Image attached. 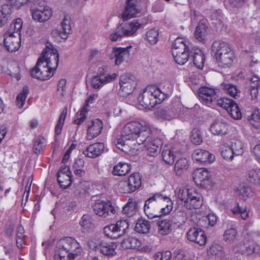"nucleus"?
Here are the masks:
<instances>
[{
    "instance_id": "obj_2",
    "label": "nucleus",
    "mask_w": 260,
    "mask_h": 260,
    "mask_svg": "<svg viewBox=\"0 0 260 260\" xmlns=\"http://www.w3.org/2000/svg\"><path fill=\"white\" fill-rule=\"evenodd\" d=\"M150 135L151 129L148 126L142 125L138 121H132L123 127L120 134L113 142L119 149L125 151L126 141H136L138 145H141L150 139Z\"/></svg>"
},
{
    "instance_id": "obj_33",
    "label": "nucleus",
    "mask_w": 260,
    "mask_h": 260,
    "mask_svg": "<svg viewBox=\"0 0 260 260\" xmlns=\"http://www.w3.org/2000/svg\"><path fill=\"white\" fill-rule=\"evenodd\" d=\"M150 221L145 219L140 218L137 220L135 227V231L140 234H147L150 230Z\"/></svg>"
},
{
    "instance_id": "obj_45",
    "label": "nucleus",
    "mask_w": 260,
    "mask_h": 260,
    "mask_svg": "<svg viewBox=\"0 0 260 260\" xmlns=\"http://www.w3.org/2000/svg\"><path fill=\"white\" fill-rule=\"evenodd\" d=\"M190 139L191 143L195 145H200L202 142V135L199 128L195 127L192 130Z\"/></svg>"
},
{
    "instance_id": "obj_8",
    "label": "nucleus",
    "mask_w": 260,
    "mask_h": 260,
    "mask_svg": "<svg viewBox=\"0 0 260 260\" xmlns=\"http://www.w3.org/2000/svg\"><path fill=\"white\" fill-rule=\"evenodd\" d=\"M172 55L175 62L184 64L189 58L190 50L182 38H177L173 42L172 47Z\"/></svg>"
},
{
    "instance_id": "obj_15",
    "label": "nucleus",
    "mask_w": 260,
    "mask_h": 260,
    "mask_svg": "<svg viewBox=\"0 0 260 260\" xmlns=\"http://www.w3.org/2000/svg\"><path fill=\"white\" fill-rule=\"evenodd\" d=\"M188 240L199 245H204L207 241V237L203 230L198 227L190 228L186 233Z\"/></svg>"
},
{
    "instance_id": "obj_44",
    "label": "nucleus",
    "mask_w": 260,
    "mask_h": 260,
    "mask_svg": "<svg viewBox=\"0 0 260 260\" xmlns=\"http://www.w3.org/2000/svg\"><path fill=\"white\" fill-rule=\"evenodd\" d=\"M28 92V86H25L23 88L22 91L17 95L16 102L18 108H21L24 106Z\"/></svg>"
},
{
    "instance_id": "obj_27",
    "label": "nucleus",
    "mask_w": 260,
    "mask_h": 260,
    "mask_svg": "<svg viewBox=\"0 0 260 260\" xmlns=\"http://www.w3.org/2000/svg\"><path fill=\"white\" fill-rule=\"evenodd\" d=\"M121 25L125 37L132 36L135 35L138 29L140 27L141 24L137 20H133L129 22H125Z\"/></svg>"
},
{
    "instance_id": "obj_14",
    "label": "nucleus",
    "mask_w": 260,
    "mask_h": 260,
    "mask_svg": "<svg viewBox=\"0 0 260 260\" xmlns=\"http://www.w3.org/2000/svg\"><path fill=\"white\" fill-rule=\"evenodd\" d=\"M217 91V89L203 86L199 89L198 93L202 103L209 107H211L212 104L216 102Z\"/></svg>"
},
{
    "instance_id": "obj_58",
    "label": "nucleus",
    "mask_w": 260,
    "mask_h": 260,
    "mask_svg": "<svg viewBox=\"0 0 260 260\" xmlns=\"http://www.w3.org/2000/svg\"><path fill=\"white\" fill-rule=\"evenodd\" d=\"M89 110V109L86 107H83L80 111V113L76 114L74 123L80 125L83 123L86 119V113Z\"/></svg>"
},
{
    "instance_id": "obj_60",
    "label": "nucleus",
    "mask_w": 260,
    "mask_h": 260,
    "mask_svg": "<svg viewBox=\"0 0 260 260\" xmlns=\"http://www.w3.org/2000/svg\"><path fill=\"white\" fill-rule=\"evenodd\" d=\"M221 155L224 159L230 160H232L235 155L231 146L222 147L221 148Z\"/></svg>"
},
{
    "instance_id": "obj_18",
    "label": "nucleus",
    "mask_w": 260,
    "mask_h": 260,
    "mask_svg": "<svg viewBox=\"0 0 260 260\" xmlns=\"http://www.w3.org/2000/svg\"><path fill=\"white\" fill-rule=\"evenodd\" d=\"M87 130L86 138L91 140L100 135L103 127V124L101 120L96 119L87 123Z\"/></svg>"
},
{
    "instance_id": "obj_16",
    "label": "nucleus",
    "mask_w": 260,
    "mask_h": 260,
    "mask_svg": "<svg viewBox=\"0 0 260 260\" xmlns=\"http://www.w3.org/2000/svg\"><path fill=\"white\" fill-rule=\"evenodd\" d=\"M193 179L195 183L201 186L206 187L210 184V173L207 169L199 168L193 173Z\"/></svg>"
},
{
    "instance_id": "obj_52",
    "label": "nucleus",
    "mask_w": 260,
    "mask_h": 260,
    "mask_svg": "<svg viewBox=\"0 0 260 260\" xmlns=\"http://www.w3.org/2000/svg\"><path fill=\"white\" fill-rule=\"evenodd\" d=\"M235 155H242L244 151L243 144L240 140H236L230 146Z\"/></svg>"
},
{
    "instance_id": "obj_19",
    "label": "nucleus",
    "mask_w": 260,
    "mask_h": 260,
    "mask_svg": "<svg viewBox=\"0 0 260 260\" xmlns=\"http://www.w3.org/2000/svg\"><path fill=\"white\" fill-rule=\"evenodd\" d=\"M150 139L147 142L143 143L147 149V153L148 155L154 156L157 155L158 151L160 149L162 145V140L158 138H154L152 137V132H151Z\"/></svg>"
},
{
    "instance_id": "obj_20",
    "label": "nucleus",
    "mask_w": 260,
    "mask_h": 260,
    "mask_svg": "<svg viewBox=\"0 0 260 260\" xmlns=\"http://www.w3.org/2000/svg\"><path fill=\"white\" fill-rule=\"evenodd\" d=\"M105 145L104 143L98 142L88 146L82 153L86 157L95 158L101 155L104 151Z\"/></svg>"
},
{
    "instance_id": "obj_56",
    "label": "nucleus",
    "mask_w": 260,
    "mask_h": 260,
    "mask_svg": "<svg viewBox=\"0 0 260 260\" xmlns=\"http://www.w3.org/2000/svg\"><path fill=\"white\" fill-rule=\"evenodd\" d=\"M234 102V101L233 100L227 98H221L217 100L216 99V102L213 103H216L219 106L227 111Z\"/></svg>"
},
{
    "instance_id": "obj_49",
    "label": "nucleus",
    "mask_w": 260,
    "mask_h": 260,
    "mask_svg": "<svg viewBox=\"0 0 260 260\" xmlns=\"http://www.w3.org/2000/svg\"><path fill=\"white\" fill-rule=\"evenodd\" d=\"M121 25L117 26L110 34L109 39L112 41H117L120 40L123 37H125Z\"/></svg>"
},
{
    "instance_id": "obj_64",
    "label": "nucleus",
    "mask_w": 260,
    "mask_h": 260,
    "mask_svg": "<svg viewBox=\"0 0 260 260\" xmlns=\"http://www.w3.org/2000/svg\"><path fill=\"white\" fill-rule=\"evenodd\" d=\"M258 249V245L253 241H251L248 245L246 246L245 252L247 254H252L257 252Z\"/></svg>"
},
{
    "instance_id": "obj_32",
    "label": "nucleus",
    "mask_w": 260,
    "mask_h": 260,
    "mask_svg": "<svg viewBox=\"0 0 260 260\" xmlns=\"http://www.w3.org/2000/svg\"><path fill=\"white\" fill-rule=\"evenodd\" d=\"M208 28L205 21H200L194 31L195 37L199 41H202L205 40L207 35Z\"/></svg>"
},
{
    "instance_id": "obj_11",
    "label": "nucleus",
    "mask_w": 260,
    "mask_h": 260,
    "mask_svg": "<svg viewBox=\"0 0 260 260\" xmlns=\"http://www.w3.org/2000/svg\"><path fill=\"white\" fill-rule=\"evenodd\" d=\"M119 84V94L123 97L127 96L132 93L135 87V77L130 73L124 74L120 77Z\"/></svg>"
},
{
    "instance_id": "obj_9",
    "label": "nucleus",
    "mask_w": 260,
    "mask_h": 260,
    "mask_svg": "<svg viewBox=\"0 0 260 260\" xmlns=\"http://www.w3.org/2000/svg\"><path fill=\"white\" fill-rule=\"evenodd\" d=\"M128 228L127 219L118 220L116 224H110L104 228V233L109 238L116 239L123 236Z\"/></svg>"
},
{
    "instance_id": "obj_62",
    "label": "nucleus",
    "mask_w": 260,
    "mask_h": 260,
    "mask_svg": "<svg viewBox=\"0 0 260 260\" xmlns=\"http://www.w3.org/2000/svg\"><path fill=\"white\" fill-rule=\"evenodd\" d=\"M171 257L172 253L169 250L158 252L154 255L155 260H170Z\"/></svg>"
},
{
    "instance_id": "obj_10",
    "label": "nucleus",
    "mask_w": 260,
    "mask_h": 260,
    "mask_svg": "<svg viewBox=\"0 0 260 260\" xmlns=\"http://www.w3.org/2000/svg\"><path fill=\"white\" fill-rule=\"evenodd\" d=\"M181 105L179 103H172L171 104L159 108L155 112L157 117L160 119L170 120L177 116L181 115Z\"/></svg>"
},
{
    "instance_id": "obj_6",
    "label": "nucleus",
    "mask_w": 260,
    "mask_h": 260,
    "mask_svg": "<svg viewBox=\"0 0 260 260\" xmlns=\"http://www.w3.org/2000/svg\"><path fill=\"white\" fill-rule=\"evenodd\" d=\"M169 96V93L162 92L159 88L150 86H147L139 95L138 100L141 106L150 109L155 105L160 104Z\"/></svg>"
},
{
    "instance_id": "obj_53",
    "label": "nucleus",
    "mask_w": 260,
    "mask_h": 260,
    "mask_svg": "<svg viewBox=\"0 0 260 260\" xmlns=\"http://www.w3.org/2000/svg\"><path fill=\"white\" fill-rule=\"evenodd\" d=\"M80 224L84 229H91L93 226L92 216L90 214H84L80 221Z\"/></svg>"
},
{
    "instance_id": "obj_23",
    "label": "nucleus",
    "mask_w": 260,
    "mask_h": 260,
    "mask_svg": "<svg viewBox=\"0 0 260 260\" xmlns=\"http://www.w3.org/2000/svg\"><path fill=\"white\" fill-rule=\"evenodd\" d=\"M192 157L193 159L201 163H210L213 162L215 159L214 155L209 151L202 149H197L194 150L192 154Z\"/></svg>"
},
{
    "instance_id": "obj_38",
    "label": "nucleus",
    "mask_w": 260,
    "mask_h": 260,
    "mask_svg": "<svg viewBox=\"0 0 260 260\" xmlns=\"http://www.w3.org/2000/svg\"><path fill=\"white\" fill-rule=\"evenodd\" d=\"M138 211L137 204L135 201L128 202L123 208L122 212L128 217L136 215Z\"/></svg>"
},
{
    "instance_id": "obj_26",
    "label": "nucleus",
    "mask_w": 260,
    "mask_h": 260,
    "mask_svg": "<svg viewBox=\"0 0 260 260\" xmlns=\"http://www.w3.org/2000/svg\"><path fill=\"white\" fill-rule=\"evenodd\" d=\"M116 247V244L113 242L102 241L99 245L94 247L96 248L97 249H99L100 252L103 255L111 256L116 254L115 249Z\"/></svg>"
},
{
    "instance_id": "obj_43",
    "label": "nucleus",
    "mask_w": 260,
    "mask_h": 260,
    "mask_svg": "<svg viewBox=\"0 0 260 260\" xmlns=\"http://www.w3.org/2000/svg\"><path fill=\"white\" fill-rule=\"evenodd\" d=\"M187 160L185 158L179 159L175 164L174 171L176 175H181L183 171L188 168Z\"/></svg>"
},
{
    "instance_id": "obj_46",
    "label": "nucleus",
    "mask_w": 260,
    "mask_h": 260,
    "mask_svg": "<svg viewBox=\"0 0 260 260\" xmlns=\"http://www.w3.org/2000/svg\"><path fill=\"white\" fill-rule=\"evenodd\" d=\"M236 193L239 198L246 201L247 198L251 196V188L247 186L243 185L240 186L236 190Z\"/></svg>"
},
{
    "instance_id": "obj_59",
    "label": "nucleus",
    "mask_w": 260,
    "mask_h": 260,
    "mask_svg": "<svg viewBox=\"0 0 260 260\" xmlns=\"http://www.w3.org/2000/svg\"><path fill=\"white\" fill-rule=\"evenodd\" d=\"M117 190L121 193H129L133 192L127 181H121L117 184Z\"/></svg>"
},
{
    "instance_id": "obj_30",
    "label": "nucleus",
    "mask_w": 260,
    "mask_h": 260,
    "mask_svg": "<svg viewBox=\"0 0 260 260\" xmlns=\"http://www.w3.org/2000/svg\"><path fill=\"white\" fill-rule=\"evenodd\" d=\"M221 89L231 96L237 99L240 98L241 91L235 85L229 83H222Z\"/></svg>"
},
{
    "instance_id": "obj_63",
    "label": "nucleus",
    "mask_w": 260,
    "mask_h": 260,
    "mask_svg": "<svg viewBox=\"0 0 260 260\" xmlns=\"http://www.w3.org/2000/svg\"><path fill=\"white\" fill-rule=\"evenodd\" d=\"M201 222H208V225L212 226L214 225L217 222V217L213 214H209L207 216L203 217L202 219L200 220ZM201 224V223H200Z\"/></svg>"
},
{
    "instance_id": "obj_55",
    "label": "nucleus",
    "mask_w": 260,
    "mask_h": 260,
    "mask_svg": "<svg viewBox=\"0 0 260 260\" xmlns=\"http://www.w3.org/2000/svg\"><path fill=\"white\" fill-rule=\"evenodd\" d=\"M67 113V110L66 109H64L60 115L55 128V133L57 135H59L61 132L62 127L64 122Z\"/></svg>"
},
{
    "instance_id": "obj_13",
    "label": "nucleus",
    "mask_w": 260,
    "mask_h": 260,
    "mask_svg": "<svg viewBox=\"0 0 260 260\" xmlns=\"http://www.w3.org/2000/svg\"><path fill=\"white\" fill-rule=\"evenodd\" d=\"M92 207L94 213L101 217H106L115 212V208L110 202L97 200L95 201Z\"/></svg>"
},
{
    "instance_id": "obj_51",
    "label": "nucleus",
    "mask_w": 260,
    "mask_h": 260,
    "mask_svg": "<svg viewBox=\"0 0 260 260\" xmlns=\"http://www.w3.org/2000/svg\"><path fill=\"white\" fill-rule=\"evenodd\" d=\"M232 212L235 214H239L241 218L244 219H247L249 217V211L247 210L246 207H241L239 204H237V206L232 210Z\"/></svg>"
},
{
    "instance_id": "obj_54",
    "label": "nucleus",
    "mask_w": 260,
    "mask_h": 260,
    "mask_svg": "<svg viewBox=\"0 0 260 260\" xmlns=\"http://www.w3.org/2000/svg\"><path fill=\"white\" fill-rule=\"evenodd\" d=\"M249 121L254 127L257 128L260 127V112L258 109L253 110L251 113Z\"/></svg>"
},
{
    "instance_id": "obj_40",
    "label": "nucleus",
    "mask_w": 260,
    "mask_h": 260,
    "mask_svg": "<svg viewBox=\"0 0 260 260\" xmlns=\"http://www.w3.org/2000/svg\"><path fill=\"white\" fill-rule=\"evenodd\" d=\"M22 20L19 18H17L11 23L10 28L7 32L11 35L17 34L18 37H19L21 30L22 28Z\"/></svg>"
},
{
    "instance_id": "obj_29",
    "label": "nucleus",
    "mask_w": 260,
    "mask_h": 260,
    "mask_svg": "<svg viewBox=\"0 0 260 260\" xmlns=\"http://www.w3.org/2000/svg\"><path fill=\"white\" fill-rule=\"evenodd\" d=\"M228 130V125L221 120H217L210 126V131L214 135L223 136Z\"/></svg>"
},
{
    "instance_id": "obj_34",
    "label": "nucleus",
    "mask_w": 260,
    "mask_h": 260,
    "mask_svg": "<svg viewBox=\"0 0 260 260\" xmlns=\"http://www.w3.org/2000/svg\"><path fill=\"white\" fill-rule=\"evenodd\" d=\"M131 165L127 163L119 162L114 166L112 174L114 175L124 176L131 170Z\"/></svg>"
},
{
    "instance_id": "obj_47",
    "label": "nucleus",
    "mask_w": 260,
    "mask_h": 260,
    "mask_svg": "<svg viewBox=\"0 0 260 260\" xmlns=\"http://www.w3.org/2000/svg\"><path fill=\"white\" fill-rule=\"evenodd\" d=\"M90 184L88 182L82 181L78 183L75 188L74 193L76 195L84 194L89 188Z\"/></svg>"
},
{
    "instance_id": "obj_12",
    "label": "nucleus",
    "mask_w": 260,
    "mask_h": 260,
    "mask_svg": "<svg viewBox=\"0 0 260 260\" xmlns=\"http://www.w3.org/2000/svg\"><path fill=\"white\" fill-rule=\"evenodd\" d=\"M117 75L116 73L110 74L105 72V68H100L98 75L91 79V86L94 89H99L105 84L114 81Z\"/></svg>"
},
{
    "instance_id": "obj_57",
    "label": "nucleus",
    "mask_w": 260,
    "mask_h": 260,
    "mask_svg": "<svg viewBox=\"0 0 260 260\" xmlns=\"http://www.w3.org/2000/svg\"><path fill=\"white\" fill-rule=\"evenodd\" d=\"M237 232L233 228H231L225 230L223 235L224 240L228 242H231L235 240Z\"/></svg>"
},
{
    "instance_id": "obj_5",
    "label": "nucleus",
    "mask_w": 260,
    "mask_h": 260,
    "mask_svg": "<svg viewBox=\"0 0 260 260\" xmlns=\"http://www.w3.org/2000/svg\"><path fill=\"white\" fill-rule=\"evenodd\" d=\"M211 50L219 66L229 68L232 64L235 55L228 43L221 41H215L212 45Z\"/></svg>"
},
{
    "instance_id": "obj_22",
    "label": "nucleus",
    "mask_w": 260,
    "mask_h": 260,
    "mask_svg": "<svg viewBox=\"0 0 260 260\" xmlns=\"http://www.w3.org/2000/svg\"><path fill=\"white\" fill-rule=\"evenodd\" d=\"M4 43L9 52H15L20 47V39L15 35H11L7 32L4 36Z\"/></svg>"
},
{
    "instance_id": "obj_61",
    "label": "nucleus",
    "mask_w": 260,
    "mask_h": 260,
    "mask_svg": "<svg viewBox=\"0 0 260 260\" xmlns=\"http://www.w3.org/2000/svg\"><path fill=\"white\" fill-rule=\"evenodd\" d=\"M67 178L63 176V178H59V176H57V181L60 185V186L63 188L66 189L70 186L72 183V176H67Z\"/></svg>"
},
{
    "instance_id": "obj_17",
    "label": "nucleus",
    "mask_w": 260,
    "mask_h": 260,
    "mask_svg": "<svg viewBox=\"0 0 260 260\" xmlns=\"http://www.w3.org/2000/svg\"><path fill=\"white\" fill-rule=\"evenodd\" d=\"M132 48V46L126 47H113L112 52L111 54V58H115V63L119 65L123 61L128 59L129 56V49Z\"/></svg>"
},
{
    "instance_id": "obj_39",
    "label": "nucleus",
    "mask_w": 260,
    "mask_h": 260,
    "mask_svg": "<svg viewBox=\"0 0 260 260\" xmlns=\"http://www.w3.org/2000/svg\"><path fill=\"white\" fill-rule=\"evenodd\" d=\"M145 40L151 45H154L159 40V30L157 28H152L146 33Z\"/></svg>"
},
{
    "instance_id": "obj_48",
    "label": "nucleus",
    "mask_w": 260,
    "mask_h": 260,
    "mask_svg": "<svg viewBox=\"0 0 260 260\" xmlns=\"http://www.w3.org/2000/svg\"><path fill=\"white\" fill-rule=\"evenodd\" d=\"M226 111L231 116L235 119H239L242 117V114L239 106L235 102L232 104L231 106Z\"/></svg>"
},
{
    "instance_id": "obj_35",
    "label": "nucleus",
    "mask_w": 260,
    "mask_h": 260,
    "mask_svg": "<svg viewBox=\"0 0 260 260\" xmlns=\"http://www.w3.org/2000/svg\"><path fill=\"white\" fill-rule=\"evenodd\" d=\"M141 176L139 173H135L129 176L127 182L133 192L141 187Z\"/></svg>"
},
{
    "instance_id": "obj_36",
    "label": "nucleus",
    "mask_w": 260,
    "mask_h": 260,
    "mask_svg": "<svg viewBox=\"0 0 260 260\" xmlns=\"http://www.w3.org/2000/svg\"><path fill=\"white\" fill-rule=\"evenodd\" d=\"M172 222L170 219H158L157 220V225L158 228V232L161 235H167L170 231Z\"/></svg>"
},
{
    "instance_id": "obj_42",
    "label": "nucleus",
    "mask_w": 260,
    "mask_h": 260,
    "mask_svg": "<svg viewBox=\"0 0 260 260\" xmlns=\"http://www.w3.org/2000/svg\"><path fill=\"white\" fill-rule=\"evenodd\" d=\"M162 158L164 161L169 165H172L174 162L175 156L174 152L167 146H165L161 152Z\"/></svg>"
},
{
    "instance_id": "obj_31",
    "label": "nucleus",
    "mask_w": 260,
    "mask_h": 260,
    "mask_svg": "<svg viewBox=\"0 0 260 260\" xmlns=\"http://www.w3.org/2000/svg\"><path fill=\"white\" fill-rule=\"evenodd\" d=\"M12 8L11 5H4L0 9V27H3L11 18Z\"/></svg>"
},
{
    "instance_id": "obj_25",
    "label": "nucleus",
    "mask_w": 260,
    "mask_h": 260,
    "mask_svg": "<svg viewBox=\"0 0 260 260\" xmlns=\"http://www.w3.org/2000/svg\"><path fill=\"white\" fill-rule=\"evenodd\" d=\"M31 14L34 20L42 22L48 20L50 18L52 11L49 7L46 6L33 10Z\"/></svg>"
},
{
    "instance_id": "obj_1",
    "label": "nucleus",
    "mask_w": 260,
    "mask_h": 260,
    "mask_svg": "<svg viewBox=\"0 0 260 260\" xmlns=\"http://www.w3.org/2000/svg\"><path fill=\"white\" fill-rule=\"evenodd\" d=\"M59 55L57 50L47 46L38 58L36 66L30 70L32 77L46 80L53 76L58 67Z\"/></svg>"
},
{
    "instance_id": "obj_21",
    "label": "nucleus",
    "mask_w": 260,
    "mask_h": 260,
    "mask_svg": "<svg viewBox=\"0 0 260 260\" xmlns=\"http://www.w3.org/2000/svg\"><path fill=\"white\" fill-rule=\"evenodd\" d=\"M61 30L54 29L52 34L54 37H59L60 38L66 39L68 35L71 32V18L68 15H65L60 23Z\"/></svg>"
},
{
    "instance_id": "obj_28",
    "label": "nucleus",
    "mask_w": 260,
    "mask_h": 260,
    "mask_svg": "<svg viewBox=\"0 0 260 260\" xmlns=\"http://www.w3.org/2000/svg\"><path fill=\"white\" fill-rule=\"evenodd\" d=\"M192 57L194 66L198 69H202L204 65L205 56L199 49L192 48L189 57Z\"/></svg>"
},
{
    "instance_id": "obj_50",
    "label": "nucleus",
    "mask_w": 260,
    "mask_h": 260,
    "mask_svg": "<svg viewBox=\"0 0 260 260\" xmlns=\"http://www.w3.org/2000/svg\"><path fill=\"white\" fill-rule=\"evenodd\" d=\"M46 142V140L43 137H39L36 139L35 140L33 145L34 152L37 154L40 153L41 151L43 149Z\"/></svg>"
},
{
    "instance_id": "obj_7",
    "label": "nucleus",
    "mask_w": 260,
    "mask_h": 260,
    "mask_svg": "<svg viewBox=\"0 0 260 260\" xmlns=\"http://www.w3.org/2000/svg\"><path fill=\"white\" fill-rule=\"evenodd\" d=\"M177 196L184 202V206L189 210L199 209L203 203L202 194L194 187L180 188Z\"/></svg>"
},
{
    "instance_id": "obj_3",
    "label": "nucleus",
    "mask_w": 260,
    "mask_h": 260,
    "mask_svg": "<svg viewBox=\"0 0 260 260\" xmlns=\"http://www.w3.org/2000/svg\"><path fill=\"white\" fill-rule=\"evenodd\" d=\"M172 209V201L161 193H156L148 199L144 207L145 213L150 219L167 215Z\"/></svg>"
},
{
    "instance_id": "obj_24",
    "label": "nucleus",
    "mask_w": 260,
    "mask_h": 260,
    "mask_svg": "<svg viewBox=\"0 0 260 260\" xmlns=\"http://www.w3.org/2000/svg\"><path fill=\"white\" fill-rule=\"evenodd\" d=\"M140 13L139 8L136 5L134 0H127L126 6L123 12L122 17L124 20H128L133 17H137Z\"/></svg>"
},
{
    "instance_id": "obj_4",
    "label": "nucleus",
    "mask_w": 260,
    "mask_h": 260,
    "mask_svg": "<svg viewBox=\"0 0 260 260\" xmlns=\"http://www.w3.org/2000/svg\"><path fill=\"white\" fill-rule=\"evenodd\" d=\"M82 250L75 239L65 237L57 243L55 258L56 260H74L81 254Z\"/></svg>"
},
{
    "instance_id": "obj_41",
    "label": "nucleus",
    "mask_w": 260,
    "mask_h": 260,
    "mask_svg": "<svg viewBox=\"0 0 260 260\" xmlns=\"http://www.w3.org/2000/svg\"><path fill=\"white\" fill-rule=\"evenodd\" d=\"M121 244L125 249H135L140 246L141 242L136 238L129 237L124 239Z\"/></svg>"
},
{
    "instance_id": "obj_37",
    "label": "nucleus",
    "mask_w": 260,
    "mask_h": 260,
    "mask_svg": "<svg viewBox=\"0 0 260 260\" xmlns=\"http://www.w3.org/2000/svg\"><path fill=\"white\" fill-rule=\"evenodd\" d=\"M246 177L249 182L254 184H260V169L255 168L249 170Z\"/></svg>"
}]
</instances>
